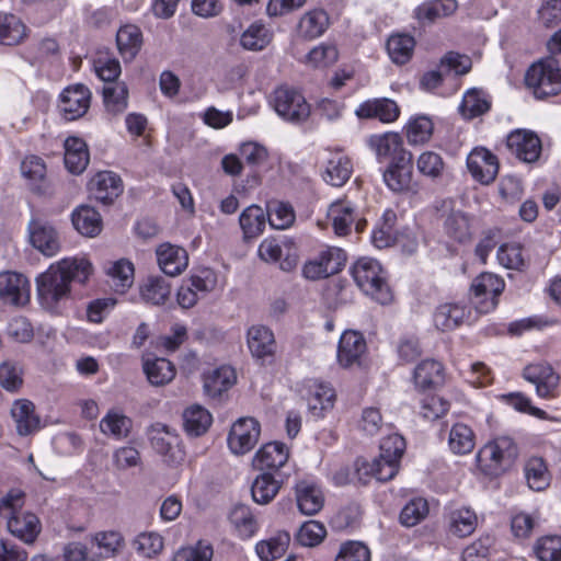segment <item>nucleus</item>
Masks as SVG:
<instances>
[{
	"label": "nucleus",
	"mask_w": 561,
	"mask_h": 561,
	"mask_svg": "<svg viewBox=\"0 0 561 561\" xmlns=\"http://www.w3.org/2000/svg\"><path fill=\"white\" fill-rule=\"evenodd\" d=\"M46 164L37 156H28L21 162V174L27 181L30 187L38 193L46 188Z\"/></svg>",
	"instance_id": "37998d69"
},
{
	"label": "nucleus",
	"mask_w": 561,
	"mask_h": 561,
	"mask_svg": "<svg viewBox=\"0 0 561 561\" xmlns=\"http://www.w3.org/2000/svg\"><path fill=\"white\" fill-rule=\"evenodd\" d=\"M470 311L458 304L440 305L434 313V324L440 331H453L462 324Z\"/></svg>",
	"instance_id": "72a5a7b5"
},
{
	"label": "nucleus",
	"mask_w": 561,
	"mask_h": 561,
	"mask_svg": "<svg viewBox=\"0 0 561 561\" xmlns=\"http://www.w3.org/2000/svg\"><path fill=\"white\" fill-rule=\"evenodd\" d=\"M346 262L345 252L337 247H327L309 260L302 268L306 278L317 280L339 273Z\"/></svg>",
	"instance_id": "1a4fd4ad"
},
{
	"label": "nucleus",
	"mask_w": 561,
	"mask_h": 561,
	"mask_svg": "<svg viewBox=\"0 0 561 561\" xmlns=\"http://www.w3.org/2000/svg\"><path fill=\"white\" fill-rule=\"evenodd\" d=\"M518 450L514 440L499 436L485 443L476 454V467L479 476L497 479L514 465Z\"/></svg>",
	"instance_id": "f03ea898"
},
{
	"label": "nucleus",
	"mask_w": 561,
	"mask_h": 561,
	"mask_svg": "<svg viewBox=\"0 0 561 561\" xmlns=\"http://www.w3.org/2000/svg\"><path fill=\"white\" fill-rule=\"evenodd\" d=\"M288 447L280 442H271L263 445L254 455L252 465L255 469L278 470L288 460Z\"/></svg>",
	"instance_id": "bb28decb"
},
{
	"label": "nucleus",
	"mask_w": 561,
	"mask_h": 561,
	"mask_svg": "<svg viewBox=\"0 0 561 561\" xmlns=\"http://www.w3.org/2000/svg\"><path fill=\"white\" fill-rule=\"evenodd\" d=\"M273 107L285 121L299 123L310 115V106L305 96L297 90L279 87L274 91Z\"/></svg>",
	"instance_id": "0eeeda50"
},
{
	"label": "nucleus",
	"mask_w": 561,
	"mask_h": 561,
	"mask_svg": "<svg viewBox=\"0 0 561 561\" xmlns=\"http://www.w3.org/2000/svg\"><path fill=\"white\" fill-rule=\"evenodd\" d=\"M434 125L428 116L420 115L411 118L405 126V134L409 144L423 145L427 142L433 134Z\"/></svg>",
	"instance_id": "bf43d9fd"
},
{
	"label": "nucleus",
	"mask_w": 561,
	"mask_h": 561,
	"mask_svg": "<svg viewBox=\"0 0 561 561\" xmlns=\"http://www.w3.org/2000/svg\"><path fill=\"white\" fill-rule=\"evenodd\" d=\"M229 520L239 538L247 540L252 538L259 530V524L249 506L236 504L230 513Z\"/></svg>",
	"instance_id": "58836bf2"
},
{
	"label": "nucleus",
	"mask_w": 561,
	"mask_h": 561,
	"mask_svg": "<svg viewBox=\"0 0 561 561\" xmlns=\"http://www.w3.org/2000/svg\"><path fill=\"white\" fill-rule=\"evenodd\" d=\"M157 260L162 272L170 276L181 274L188 264L186 251L170 243H163L157 249Z\"/></svg>",
	"instance_id": "cd10ccee"
},
{
	"label": "nucleus",
	"mask_w": 561,
	"mask_h": 561,
	"mask_svg": "<svg viewBox=\"0 0 561 561\" xmlns=\"http://www.w3.org/2000/svg\"><path fill=\"white\" fill-rule=\"evenodd\" d=\"M261 260L267 263H279L284 272H291L298 265L299 255L295 243L289 239H264L257 249Z\"/></svg>",
	"instance_id": "6e6552de"
},
{
	"label": "nucleus",
	"mask_w": 561,
	"mask_h": 561,
	"mask_svg": "<svg viewBox=\"0 0 561 561\" xmlns=\"http://www.w3.org/2000/svg\"><path fill=\"white\" fill-rule=\"evenodd\" d=\"M328 218L337 236H346L353 225L357 232H362L366 227V220L358 218L356 207L347 199L333 202L329 207Z\"/></svg>",
	"instance_id": "dca6fc26"
},
{
	"label": "nucleus",
	"mask_w": 561,
	"mask_h": 561,
	"mask_svg": "<svg viewBox=\"0 0 561 561\" xmlns=\"http://www.w3.org/2000/svg\"><path fill=\"white\" fill-rule=\"evenodd\" d=\"M24 493H7L0 500V515L8 518L9 531L26 543H32L41 531L39 519L32 513H22Z\"/></svg>",
	"instance_id": "7ed1b4c3"
},
{
	"label": "nucleus",
	"mask_w": 561,
	"mask_h": 561,
	"mask_svg": "<svg viewBox=\"0 0 561 561\" xmlns=\"http://www.w3.org/2000/svg\"><path fill=\"white\" fill-rule=\"evenodd\" d=\"M383 182L393 192L401 193L412 188V159L407 162H390L383 172Z\"/></svg>",
	"instance_id": "473e14b6"
},
{
	"label": "nucleus",
	"mask_w": 561,
	"mask_h": 561,
	"mask_svg": "<svg viewBox=\"0 0 561 561\" xmlns=\"http://www.w3.org/2000/svg\"><path fill=\"white\" fill-rule=\"evenodd\" d=\"M89 190L96 201L111 204L123 192L122 180L112 171H101L90 180Z\"/></svg>",
	"instance_id": "393cba45"
},
{
	"label": "nucleus",
	"mask_w": 561,
	"mask_h": 561,
	"mask_svg": "<svg viewBox=\"0 0 561 561\" xmlns=\"http://www.w3.org/2000/svg\"><path fill=\"white\" fill-rule=\"evenodd\" d=\"M355 114L360 119L377 118L382 123H392L399 117L400 110L394 101L382 98L360 103Z\"/></svg>",
	"instance_id": "a878e982"
},
{
	"label": "nucleus",
	"mask_w": 561,
	"mask_h": 561,
	"mask_svg": "<svg viewBox=\"0 0 561 561\" xmlns=\"http://www.w3.org/2000/svg\"><path fill=\"white\" fill-rule=\"evenodd\" d=\"M248 346L251 354L264 358L274 353L275 340L273 332L264 325H253L248 330Z\"/></svg>",
	"instance_id": "ea45409f"
},
{
	"label": "nucleus",
	"mask_w": 561,
	"mask_h": 561,
	"mask_svg": "<svg viewBox=\"0 0 561 561\" xmlns=\"http://www.w3.org/2000/svg\"><path fill=\"white\" fill-rule=\"evenodd\" d=\"M504 288V279L493 273L477 276L470 287L471 304L477 312L484 314L493 311Z\"/></svg>",
	"instance_id": "423d86ee"
},
{
	"label": "nucleus",
	"mask_w": 561,
	"mask_h": 561,
	"mask_svg": "<svg viewBox=\"0 0 561 561\" xmlns=\"http://www.w3.org/2000/svg\"><path fill=\"white\" fill-rule=\"evenodd\" d=\"M444 229L449 238L466 242L472 237V218L461 210H451L445 219Z\"/></svg>",
	"instance_id": "49530a36"
},
{
	"label": "nucleus",
	"mask_w": 561,
	"mask_h": 561,
	"mask_svg": "<svg viewBox=\"0 0 561 561\" xmlns=\"http://www.w3.org/2000/svg\"><path fill=\"white\" fill-rule=\"evenodd\" d=\"M430 512L426 499L416 496L404 505L400 513V522L403 526L412 527L423 520Z\"/></svg>",
	"instance_id": "0e129e2a"
},
{
	"label": "nucleus",
	"mask_w": 561,
	"mask_h": 561,
	"mask_svg": "<svg viewBox=\"0 0 561 561\" xmlns=\"http://www.w3.org/2000/svg\"><path fill=\"white\" fill-rule=\"evenodd\" d=\"M144 371L152 386L169 383L175 376L173 364L162 357L146 359L144 362Z\"/></svg>",
	"instance_id": "603ef678"
},
{
	"label": "nucleus",
	"mask_w": 561,
	"mask_h": 561,
	"mask_svg": "<svg viewBox=\"0 0 561 561\" xmlns=\"http://www.w3.org/2000/svg\"><path fill=\"white\" fill-rule=\"evenodd\" d=\"M526 85L538 99L561 92V69L553 58L540 60L530 66L525 76Z\"/></svg>",
	"instance_id": "39448f33"
},
{
	"label": "nucleus",
	"mask_w": 561,
	"mask_h": 561,
	"mask_svg": "<svg viewBox=\"0 0 561 561\" xmlns=\"http://www.w3.org/2000/svg\"><path fill=\"white\" fill-rule=\"evenodd\" d=\"M152 448L163 457L170 466H178L183 462L185 453L182 448L179 435L163 424H156L150 431Z\"/></svg>",
	"instance_id": "ddd939ff"
},
{
	"label": "nucleus",
	"mask_w": 561,
	"mask_h": 561,
	"mask_svg": "<svg viewBox=\"0 0 561 561\" xmlns=\"http://www.w3.org/2000/svg\"><path fill=\"white\" fill-rule=\"evenodd\" d=\"M236 380V371L231 366H219L204 375V391L207 396L217 398L230 389Z\"/></svg>",
	"instance_id": "7c9ffc66"
},
{
	"label": "nucleus",
	"mask_w": 561,
	"mask_h": 561,
	"mask_svg": "<svg viewBox=\"0 0 561 561\" xmlns=\"http://www.w3.org/2000/svg\"><path fill=\"white\" fill-rule=\"evenodd\" d=\"M93 272L92 264L84 257H66L51 264L36 278L37 298L41 306L56 312L60 304L69 297L70 283L83 284Z\"/></svg>",
	"instance_id": "f257e3e1"
},
{
	"label": "nucleus",
	"mask_w": 561,
	"mask_h": 561,
	"mask_svg": "<svg viewBox=\"0 0 561 561\" xmlns=\"http://www.w3.org/2000/svg\"><path fill=\"white\" fill-rule=\"evenodd\" d=\"M116 44L124 61L129 62L136 58L142 46V32L134 24L119 27L116 34Z\"/></svg>",
	"instance_id": "2f4dec72"
},
{
	"label": "nucleus",
	"mask_w": 561,
	"mask_h": 561,
	"mask_svg": "<svg viewBox=\"0 0 561 561\" xmlns=\"http://www.w3.org/2000/svg\"><path fill=\"white\" fill-rule=\"evenodd\" d=\"M523 474L530 491H546L551 488V469L548 461L540 456H531L524 461Z\"/></svg>",
	"instance_id": "b1692460"
},
{
	"label": "nucleus",
	"mask_w": 561,
	"mask_h": 561,
	"mask_svg": "<svg viewBox=\"0 0 561 561\" xmlns=\"http://www.w3.org/2000/svg\"><path fill=\"white\" fill-rule=\"evenodd\" d=\"M104 103L110 112L121 113L128 104V89L124 82H115L104 87Z\"/></svg>",
	"instance_id": "69168bd1"
},
{
	"label": "nucleus",
	"mask_w": 561,
	"mask_h": 561,
	"mask_svg": "<svg viewBox=\"0 0 561 561\" xmlns=\"http://www.w3.org/2000/svg\"><path fill=\"white\" fill-rule=\"evenodd\" d=\"M90 100L91 92L85 85H70L60 93L58 108L65 119L75 121L87 113Z\"/></svg>",
	"instance_id": "f3484780"
},
{
	"label": "nucleus",
	"mask_w": 561,
	"mask_h": 561,
	"mask_svg": "<svg viewBox=\"0 0 561 561\" xmlns=\"http://www.w3.org/2000/svg\"><path fill=\"white\" fill-rule=\"evenodd\" d=\"M327 536V528L318 520L305 522L295 535L297 542L304 547H316L320 545Z\"/></svg>",
	"instance_id": "680f3d73"
},
{
	"label": "nucleus",
	"mask_w": 561,
	"mask_h": 561,
	"mask_svg": "<svg viewBox=\"0 0 561 561\" xmlns=\"http://www.w3.org/2000/svg\"><path fill=\"white\" fill-rule=\"evenodd\" d=\"M457 9L456 0H432L416 9V18L422 22H433L454 13Z\"/></svg>",
	"instance_id": "13d9d810"
},
{
	"label": "nucleus",
	"mask_w": 561,
	"mask_h": 561,
	"mask_svg": "<svg viewBox=\"0 0 561 561\" xmlns=\"http://www.w3.org/2000/svg\"><path fill=\"white\" fill-rule=\"evenodd\" d=\"M352 276L357 286L377 302L386 305L391 301L392 294L378 261L367 257L358 260L352 267Z\"/></svg>",
	"instance_id": "20e7f679"
},
{
	"label": "nucleus",
	"mask_w": 561,
	"mask_h": 561,
	"mask_svg": "<svg viewBox=\"0 0 561 561\" xmlns=\"http://www.w3.org/2000/svg\"><path fill=\"white\" fill-rule=\"evenodd\" d=\"M415 41L408 34H397L389 37L387 51L390 59L397 65L407 64L414 50Z\"/></svg>",
	"instance_id": "4d7b16f0"
},
{
	"label": "nucleus",
	"mask_w": 561,
	"mask_h": 561,
	"mask_svg": "<svg viewBox=\"0 0 561 561\" xmlns=\"http://www.w3.org/2000/svg\"><path fill=\"white\" fill-rule=\"evenodd\" d=\"M339 53L334 45L321 43L306 55L304 62L313 68H325L333 65Z\"/></svg>",
	"instance_id": "e2e57ef3"
},
{
	"label": "nucleus",
	"mask_w": 561,
	"mask_h": 561,
	"mask_svg": "<svg viewBox=\"0 0 561 561\" xmlns=\"http://www.w3.org/2000/svg\"><path fill=\"white\" fill-rule=\"evenodd\" d=\"M366 144L379 162H407V159H412V153L404 148L403 139L398 133L370 135Z\"/></svg>",
	"instance_id": "9b49d317"
},
{
	"label": "nucleus",
	"mask_w": 561,
	"mask_h": 561,
	"mask_svg": "<svg viewBox=\"0 0 561 561\" xmlns=\"http://www.w3.org/2000/svg\"><path fill=\"white\" fill-rule=\"evenodd\" d=\"M467 168L476 181L490 184L497 175L499 160L486 148L477 147L467 157Z\"/></svg>",
	"instance_id": "6ab92c4d"
},
{
	"label": "nucleus",
	"mask_w": 561,
	"mask_h": 561,
	"mask_svg": "<svg viewBox=\"0 0 561 561\" xmlns=\"http://www.w3.org/2000/svg\"><path fill=\"white\" fill-rule=\"evenodd\" d=\"M300 393L307 402L309 413L316 419L323 417L334 405L335 391L328 382L317 379L305 380Z\"/></svg>",
	"instance_id": "f8f14e48"
},
{
	"label": "nucleus",
	"mask_w": 561,
	"mask_h": 561,
	"mask_svg": "<svg viewBox=\"0 0 561 561\" xmlns=\"http://www.w3.org/2000/svg\"><path fill=\"white\" fill-rule=\"evenodd\" d=\"M213 556L211 545L199 540L195 546L178 549L173 554L172 561H211Z\"/></svg>",
	"instance_id": "338daca9"
},
{
	"label": "nucleus",
	"mask_w": 561,
	"mask_h": 561,
	"mask_svg": "<svg viewBox=\"0 0 561 561\" xmlns=\"http://www.w3.org/2000/svg\"><path fill=\"white\" fill-rule=\"evenodd\" d=\"M352 173L353 164L351 159L341 152H335L328 160L323 180L332 186L340 187L350 180Z\"/></svg>",
	"instance_id": "c9c22d12"
},
{
	"label": "nucleus",
	"mask_w": 561,
	"mask_h": 561,
	"mask_svg": "<svg viewBox=\"0 0 561 561\" xmlns=\"http://www.w3.org/2000/svg\"><path fill=\"white\" fill-rule=\"evenodd\" d=\"M133 422L118 410H110L100 421V431L115 439L126 438L131 430Z\"/></svg>",
	"instance_id": "a18cd8bd"
},
{
	"label": "nucleus",
	"mask_w": 561,
	"mask_h": 561,
	"mask_svg": "<svg viewBox=\"0 0 561 561\" xmlns=\"http://www.w3.org/2000/svg\"><path fill=\"white\" fill-rule=\"evenodd\" d=\"M397 214L392 209L385 210L380 221L371 233V242L377 249H385L394 244L398 233L394 228Z\"/></svg>",
	"instance_id": "c03bdc74"
},
{
	"label": "nucleus",
	"mask_w": 561,
	"mask_h": 561,
	"mask_svg": "<svg viewBox=\"0 0 561 561\" xmlns=\"http://www.w3.org/2000/svg\"><path fill=\"white\" fill-rule=\"evenodd\" d=\"M477 525L478 517L468 507L454 510L449 514V533L459 538L471 535L476 530Z\"/></svg>",
	"instance_id": "5fc2aeb1"
},
{
	"label": "nucleus",
	"mask_w": 561,
	"mask_h": 561,
	"mask_svg": "<svg viewBox=\"0 0 561 561\" xmlns=\"http://www.w3.org/2000/svg\"><path fill=\"white\" fill-rule=\"evenodd\" d=\"M28 234L31 244L45 256H54L60 251L59 233L49 222L42 219L31 220Z\"/></svg>",
	"instance_id": "aec40b11"
},
{
	"label": "nucleus",
	"mask_w": 561,
	"mask_h": 561,
	"mask_svg": "<svg viewBox=\"0 0 561 561\" xmlns=\"http://www.w3.org/2000/svg\"><path fill=\"white\" fill-rule=\"evenodd\" d=\"M476 446V434L472 428L465 423H455L448 436V447L455 455H468Z\"/></svg>",
	"instance_id": "de8ad7c7"
},
{
	"label": "nucleus",
	"mask_w": 561,
	"mask_h": 561,
	"mask_svg": "<svg viewBox=\"0 0 561 561\" xmlns=\"http://www.w3.org/2000/svg\"><path fill=\"white\" fill-rule=\"evenodd\" d=\"M366 341L362 333L357 331H345L337 345V363L343 368L359 366L366 353Z\"/></svg>",
	"instance_id": "412c9836"
},
{
	"label": "nucleus",
	"mask_w": 561,
	"mask_h": 561,
	"mask_svg": "<svg viewBox=\"0 0 561 561\" xmlns=\"http://www.w3.org/2000/svg\"><path fill=\"white\" fill-rule=\"evenodd\" d=\"M267 220L272 228L285 230L295 221V211L291 205L283 202H273L267 207Z\"/></svg>",
	"instance_id": "052dcab7"
},
{
	"label": "nucleus",
	"mask_w": 561,
	"mask_h": 561,
	"mask_svg": "<svg viewBox=\"0 0 561 561\" xmlns=\"http://www.w3.org/2000/svg\"><path fill=\"white\" fill-rule=\"evenodd\" d=\"M96 548V551L92 553L95 559L114 558L119 554L124 547L125 541L123 536L114 530L100 531L92 537V548Z\"/></svg>",
	"instance_id": "f704fd0d"
},
{
	"label": "nucleus",
	"mask_w": 561,
	"mask_h": 561,
	"mask_svg": "<svg viewBox=\"0 0 561 561\" xmlns=\"http://www.w3.org/2000/svg\"><path fill=\"white\" fill-rule=\"evenodd\" d=\"M72 224L76 230L85 237L93 238L102 230L100 214L90 206H80L72 213Z\"/></svg>",
	"instance_id": "a19ab883"
},
{
	"label": "nucleus",
	"mask_w": 561,
	"mask_h": 561,
	"mask_svg": "<svg viewBox=\"0 0 561 561\" xmlns=\"http://www.w3.org/2000/svg\"><path fill=\"white\" fill-rule=\"evenodd\" d=\"M105 273L110 278V284L115 293L124 294L134 284V264L127 259L108 262L105 265Z\"/></svg>",
	"instance_id": "c756f323"
},
{
	"label": "nucleus",
	"mask_w": 561,
	"mask_h": 561,
	"mask_svg": "<svg viewBox=\"0 0 561 561\" xmlns=\"http://www.w3.org/2000/svg\"><path fill=\"white\" fill-rule=\"evenodd\" d=\"M272 32L262 22H253L243 31L240 37V45L247 50H262L272 41Z\"/></svg>",
	"instance_id": "864d4df0"
},
{
	"label": "nucleus",
	"mask_w": 561,
	"mask_h": 561,
	"mask_svg": "<svg viewBox=\"0 0 561 561\" xmlns=\"http://www.w3.org/2000/svg\"><path fill=\"white\" fill-rule=\"evenodd\" d=\"M400 468V461L376 458L373 462L357 461L356 474L362 486L368 484L369 480L386 482L396 477Z\"/></svg>",
	"instance_id": "5701e85b"
},
{
	"label": "nucleus",
	"mask_w": 561,
	"mask_h": 561,
	"mask_svg": "<svg viewBox=\"0 0 561 561\" xmlns=\"http://www.w3.org/2000/svg\"><path fill=\"white\" fill-rule=\"evenodd\" d=\"M508 151L525 163L536 162L541 153V140L531 130L515 129L506 137Z\"/></svg>",
	"instance_id": "2eb2a0df"
},
{
	"label": "nucleus",
	"mask_w": 561,
	"mask_h": 561,
	"mask_svg": "<svg viewBox=\"0 0 561 561\" xmlns=\"http://www.w3.org/2000/svg\"><path fill=\"white\" fill-rule=\"evenodd\" d=\"M330 25V18L323 9H311L298 21L297 34L304 39H316L322 36Z\"/></svg>",
	"instance_id": "c85d7f7f"
},
{
	"label": "nucleus",
	"mask_w": 561,
	"mask_h": 561,
	"mask_svg": "<svg viewBox=\"0 0 561 561\" xmlns=\"http://www.w3.org/2000/svg\"><path fill=\"white\" fill-rule=\"evenodd\" d=\"M490 107L491 101L488 94L481 89L472 88L465 92L459 112L463 118L471 119L483 115Z\"/></svg>",
	"instance_id": "79ce46f5"
},
{
	"label": "nucleus",
	"mask_w": 561,
	"mask_h": 561,
	"mask_svg": "<svg viewBox=\"0 0 561 561\" xmlns=\"http://www.w3.org/2000/svg\"><path fill=\"white\" fill-rule=\"evenodd\" d=\"M210 413L201 405H192L183 413V425L188 435L201 436L211 424Z\"/></svg>",
	"instance_id": "6e6d98bb"
},
{
	"label": "nucleus",
	"mask_w": 561,
	"mask_h": 561,
	"mask_svg": "<svg viewBox=\"0 0 561 561\" xmlns=\"http://www.w3.org/2000/svg\"><path fill=\"white\" fill-rule=\"evenodd\" d=\"M540 561H561V537L546 536L537 540L534 548Z\"/></svg>",
	"instance_id": "774afa93"
},
{
	"label": "nucleus",
	"mask_w": 561,
	"mask_h": 561,
	"mask_svg": "<svg viewBox=\"0 0 561 561\" xmlns=\"http://www.w3.org/2000/svg\"><path fill=\"white\" fill-rule=\"evenodd\" d=\"M261 427L253 417H240L228 434V447L234 455L249 453L259 442Z\"/></svg>",
	"instance_id": "4468645a"
},
{
	"label": "nucleus",
	"mask_w": 561,
	"mask_h": 561,
	"mask_svg": "<svg viewBox=\"0 0 561 561\" xmlns=\"http://www.w3.org/2000/svg\"><path fill=\"white\" fill-rule=\"evenodd\" d=\"M26 37L25 24L14 14L0 13V44L18 45Z\"/></svg>",
	"instance_id": "3c124183"
},
{
	"label": "nucleus",
	"mask_w": 561,
	"mask_h": 561,
	"mask_svg": "<svg viewBox=\"0 0 561 561\" xmlns=\"http://www.w3.org/2000/svg\"><path fill=\"white\" fill-rule=\"evenodd\" d=\"M30 297V282L23 274L11 271L0 273V299L4 304L24 306Z\"/></svg>",
	"instance_id": "a211bd4d"
},
{
	"label": "nucleus",
	"mask_w": 561,
	"mask_h": 561,
	"mask_svg": "<svg viewBox=\"0 0 561 561\" xmlns=\"http://www.w3.org/2000/svg\"><path fill=\"white\" fill-rule=\"evenodd\" d=\"M414 382L421 389H428L444 382L443 365L434 359L421 362L414 369Z\"/></svg>",
	"instance_id": "8fccbe9b"
},
{
	"label": "nucleus",
	"mask_w": 561,
	"mask_h": 561,
	"mask_svg": "<svg viewBox=\"0 0 561 561\" xmlns=\"http://www.w3.org/2000/svg\"><path fill=\"white\" fill-rule=\"evenodd\" d=\"M290 543V535L286 530H279L268 539L255 545V552L261 561H275L282 558Z\"/></svg>",
	"instance_id": "4c0bfd02"
},
{
	"label": "nucleus",
	"mask_w": 561,
	"mask_h": 561,
	"mask_svg": "<svg viewBox=\"0 0 561 561\" xmlns=\"http://www.w3.org/2000/svg\"><path fill=\"white\" fill-rule=\"evenodd\" d=\"M89 163V152L85 142L78 137L65 140V165L73 174L83 172Z\"/></svg>",
	"instance_id": "e433bc0d"
},
{
	"label": "nucleus",
	"mask_w": 561,
	"mask_h": 561,
	"mask_svg": "<svg viewBox=\"0 0 561 561\" xmlns=\"http://www.w3.org/2000/svg\"><path fill=\"white\" fill-rule=\"evenodd\" d=\"M10 413L15 431L20 436H28L39 431L41 417L32 401L27 399L14 400Z\"/></svg>",
	"instance_id": "4be33fe9"
},
{
	"label": "nucleus",
	"mask_w": 561,
	"mask_h": 561,
	"mask_svg": "<svg viewBox=\"0 0 561 561\" xmlns=\"http://www.w3.org/2000/svg\"><path fill=\"white\" fill-rule=\"evenodd\" d=\"M266 211L257 206L250 205L239 217V224L245 239L256 238L263 233L266 225Z\"/></svg>",
	"instance_id": "09e8293b"
},
{
	"label": "nucleus",
	"mask_w": 561,
	"mask_h": 561,
	"mask_svg": "<svg viewBox=\"0 0 561 561\" xmlns=\"http://www.w3.org/2000/svg\"><path fill=\"white\" fill-rule=\"evenodd\" d=\"M523 378L535 386L536 394L546 400L559 396L560 377L546 362L533 363L524 367Z\"/></svg>",
	"instance_id": "9d476101"
}]
</instances>
